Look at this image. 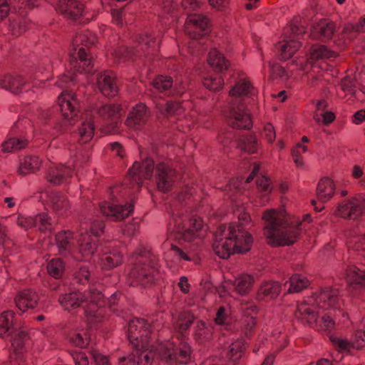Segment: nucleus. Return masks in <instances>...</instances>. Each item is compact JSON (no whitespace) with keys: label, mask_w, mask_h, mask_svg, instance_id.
<instances>
[{"label":"nucleus","mask_w":365,"mask_h":365,"mask_svg":"<svg viewBox=\"0 0 365 365\" xmlns=\"http://www.w3.org/2000/svg\"><path fill=\"white\" fill-rule=\"evenodd\" d=\"M16 329L10 335L12 339V346L17 349L21 350L23 347L24 342L27 339L28 335L26 331L21 329L20 326L16 323Z\"/></svg>","instance_id":"51"},{"label":"nucleus","mask_w":365,"mask_h":365,"mask_svg":"<svg viewBox=\"0 0 365 365\" xmlns=\"http://www.w3.org/2000/svg\"><path fill=\"white\" fill-rule=\"evenodd\" d=\"M346 279L349 286L359 288L365 286V271L355 266H349L346 270Z\"/></svg>","instance_id":"33"},{"label":"nucleus","mask_w":365,"mask_h":365,"mask_svg":"<svg viewBox=\"0 0 365 365\" xmlns=\"http://www.w3.org/2000/svg\"><path fill=\"white\" fill-rule=\"evenodd\" d=\"M149 113L145 104L136 105L129 113L125 124L130 128L140 129L148 121Z\"/></svg>","instance_id":"19"},{"label":"nucleus","mask_w":365,"mask_h":365,"mask_svg":"<svg viewBox=\"0 0 365 365\" xmlns=\"http://www.w3.org/2000/svg\"><path fill=\"white\" fill-rule=\"evenodd\" d=\"M181 5L187 16L190 14H194L193 12L200 8V3L197 0H182Z\"/></svg>","instance_id":"60"},{"label":"nucleus","mask_w":365,"mask_h":365,"mask_svg":"<svg viewBox=\"0 0 365 365\" xmlns=\"http://www.w3.org/2000/svg\"><path fill=\"white\" fill-rule=\"evenodd\" d=\"M16 316L14 311L9 310L0 314V337L10 336L16 329Z\"/></svg>","instance_id":"30"},{"label":"nucleus","mask_w":365,"mask_h":365,"mask_svg":"<svg viewBox=\"0 0 365 365\" xmlns=\"http://www.w3.org/2000/svg\"><path fill=\"white\" fill-rule=\"evenodd\" d=\"M73 170L70 167L63 165H53L49 168L46 174V179L48 182L53 185H58L67 178L72 176Z\"/></svg>","instance_id":"28"},{"label":"nucleus","mask_w":365,"mask_h":365,"mask_svg":"<svg viewBox=\"0 0 365 365\" xmlns=\"http://www.w3.org/2000/svg\"><path fill=\"white\" fill-rule=\"evenodd\" d=\"M48 197L49 207L56 215L63 217L68 214L71 205L65 195L57 192H51Z\"/></svg>","instance_id":"22"},{"label":"nucleus","mask_w":365,"mask_h":365,"mask_svg":"<svg viewBox=\"0 0 365 365\" xmlns=\"http://www.w3.org/2000/svg\"><path fill=\"white\" fill-rule=\"evenodd\" d=\"M353 203V200L340 204L336 211V215L349 220L358 218L357 212Z\"/></svg>","instance_id":"43"},{"label":"nucleus","mask_w":365,"mask_h":365,"mask_svg":"<svg viewBox=\"0 0 365 365\" xmlns=\"http://www.w3.org/2000/svg\"><path fill=\"white\" fill-rule=\"evenodd\" d=\"M335 31V24L324 19L313 25L311 30V36L313 38L324 41L331 38Z\"/></svg>","instance_id":"24"},{"label":"nucleus","mask_w":365,"mask_h":365,"mask_svg":"<svg viewBox=\"0 0 365 365\" xmlns=\"http://www.w3.org/2000/svg\"><path fill=\"white\" fill-rule=\"evenodd\" d=\"M280 285L276 282H269L263 284L258 291L259 299H270L277 297L280 292Z\"/></svg>","instance_id":"41"},{"label":"nucleus","mask_w":365,"mask_h":365,"mask_svg":"<svg viewBox=\"0 0 365 365\" xmlns=\"http://www.w3.org/2000/svg\"><path fill=\"white\" fill-rule=\"evenodd\" d=\"M254 93L255 88L245 79L239 80L230 90V95L232 99L225 115L228 124L233 128L250 129L252 127L250 115L242 99L252 96Z\"/></svg>","instance_id":"6"},{"label":"nucleus","mask_w":365,"mask_h":365,"mask_svg":"<svg viewBox=\"0 0 365 365\" xmlns=\"http://www.w3.org/2000/svg\"><path fill=\"white\" fill-rule=\"evenodd\" d=\"M334 190V184L330 178H322L317 187V195L318 200L322 202L329 201L333 197Z\"/></svg>","instance_id":"31"},{"label":"nucleus","mask_w":365,"mask_h":365,"mask_svg":"<svg viewBox=\"0 0 365 365\" xmlns=\"http://www.w3.org/2000/svg\"><path fill=\"white\" fill-rule=\"evenodd\" d=\"M330 340L333 346L339 351L341 352H348L353 348L351 341H349L347 339L337 336H331Z\"/></svg>","instance_id":"53"},{"label":"nucleus","mask_w":365,"mask_h":365,"mask_svg":"<svg viewBox=\"0 0 365 365\" xmlns=\"http://www.w3.org/2000/svg\"><path fill=\"white\" fill-rule=\"evenodd\" d=\"M81 222H86L88 225V229H90V232L92 234V236L97 237L101 232L103 231V228L105 227L104 223L102 221L95 220L91 223L88 222L86 220H81Z\"/></svg>","instance_id":"58"},{"label":"nucleus","mask_w":365,"mask_h":365,"mask_svg":"<svg viewBox=\"0 0 365 365\" xmlns=\"http://www.w3.org/2000/svg\"><path fill=\"white\" fill-rule=\"evenodd\" d=\"M26 140L11 138L2 143L1 150L4 153H10L21 150L27 145Z\"/></svg>","instance_id":"48"},{"label":"nucleus","mask_w":365,"mask_h":365,"mask_svg":"<svg viewBox=\"0 0 365 365\" xmlns=\"http://www.w3.org/2000/svg\"><path fill=\"white\" fill-rule=\"evenodd\" d=\"M309 284V282L305 277L296 274L292 275L284 286V288H287L288 293H295L307 288Z\"/></svg>","instance_id":"37"},{"label":"nucleus","mask_w":365,"mask_h":365,"mask_svg":"<svg viewBox=\"0 0 365 365\" xmlns=\"http://www.w3.org/2000/svg\"><path fill=\"white\" fill-rule=\"evenodd\" d=\"M224 84V81L220 76L205 77L203 85L208 89L217 91L220 90Z\"/></svg>","instance_id":"54"},{"label":"nucleus","mask_w":365,"mask_h":365,"mask_svg":"<svg viewBox=\"0 0 365 365\" xmlns=\"http://www.w3.org/2000/svg\"><path fill=\"white\" fill-rule=\"evenodd\" d=\"M101 213L112 220H122L128 217L133 210V205L128 206L115 205L114 202H105L100 205Z\"/></svg>","instance_id":"18"},{"label":"nucleus","mask_w":365,"mask_h":365,"mask_svg":"<svg viewBox=\"0 0 365 365\" xmlns=\"http://www.w3.org/2000/svg\"><path fill=\"white\" fill-rule=\"evenodd\" d=\"M186 32L192 38H198L209 31L210 20L202 14H190L186 20Z\"/></svg>","instance_id":"12"},{"label":"nucleus","mask_w":365,"mask_h":365,"mask_svg":"<svg viewBox=\"0 0 365 365\" xmlns=\"http://www.w3.org/2000/svg\"><path fill=\"white\" fill-rule=\"evenodd\" d=\"M76 76L73 74H63L61 76L58 81L56 83L57 86L61 88H69L74 84Z\"/></svg>","instance_id":"62"},{"label":"nucleus","mask_w":365,"mask_h":365,"mask_svg":"<svg viewBox=\"0 0 365 365\" xmlns=\"http://www.w3.org/2000/svg\"><path fill=\"white\" fill-rule=\"evenodd\" d=\"M284 43L279 46V55L283 60L290 58L294 53L301 47L302 44L297 40L285 36Z\"/></svg>","instance_id":"36"},{"label":"nucleus","mask_w":365,"mask_h":365,"mask_svg":"<svg viewBox=\"0 0 365 365\" xmlns=\"http://www.w3.org/2000/svg\"><path fill=\"white\" fill-rule=\"evenodd\" d=\"M151 331L150 324L144 319L135 318L130 320L128 326V339L133 346H144L148 343Z\"/></svg>","instance_id":"10"},{"label":"nucleus","mask_w":365,"mask_h":365,"mask_svg":"<svg viewBox=\"0 0 365 365\" xmlns=\"http://www.w3.org/2000/svg\"><path fill=\"white\" fill-rule=\"evenodd\" d=\"M95 37L89 31H84L76 35L72 41L73 50L69 55L71 68L79 73L84 72L93 74L95 72L91 56L86 49L89 45L95 43Z\"/></svg>","instance_id":"7"},{"label":"nucleus","mask_w":365,"mask_h":365,"mask_svg":"<svg viewBox=\"0 0 365 365\" xmlns=\"http://www.w3.org/2000/svg\"><path fill=\"white\" fill-rule=\"evenodd\" d=\"M263 137L268 143H272L276 138V133L273 125L271 123H267L263 130Z\"/></svg>","instance_id":"63"},{"label":"nucleus","mask_w":365,"mask_h":365,"mask_svg":"<svg viewBox=\"0 0 365 365\" xmlns=\"http://www.w3.org/2000/svg\"><path fill=\"white\" fill-rule=\"evenodd\" d=\"M237 146L247 153H255L258 149V142L253 135H245L238 140Z\"/></svg>","instance_id":"44"},{"label":"nucleus","mask_w":365,"mask_h":365,"mask_svg":"<svg viewBox=\"0 0 365 365\" xmlns=\"http://www.w3.org/2000/svg\"><path fill=\"white\" fill-rule=\"evenodd\" d=\"M340 86L344 91L354 93L356 86V79L351 76H346L340 83Z\"/></svg>","instance_id":"57"},{"label":"nucleus","mask_w":365,"mask_h":365,"mask_svg":"<svg viewBox=\"0 0 365 365\" xmlns=\"http://www.w3.org/2000/svg\"><path fill=\"white\" fill-rule=\"evenodd\" d=\"M95 121L90 113H86L84 120L76 133V138L80 144L90 142L94 135Z\"/></svg>","instance_id":"26"},{"label":"nucleus","mask_w":365,"mask_h":365,"mask_svg":"<svg viewBox=\"0 0 365 365\" xmlns=\"http://www.w3.org/2000/svg\"><path fill=\"white\" fill-rule=\"evenodd\" d=\"M59 302L68 311L83 306L91 324L100 322L103 317V294L96 288H91L84 293L75 292L66 294L59 297Z\"/></svg>","instance_id":"5"},{"label":"nucleus","mask_w":365,"mask_h":365,"mask_svg":"<svg viewBox=\"0 0 365 365\" xmlns=\"http://www.w3.org/2000/svg\"><path fill=\"white\" fill-rule=\"evenodd\" d=\"M123 110L118 104H101L96 106L91 111L93 118H100L103 121L102 130L105 133H114L120 124Z\"/></svg>","instance_id":"8"},{"label":"nucleus","mask_w":365,"mask_h":365,"mask_svg":"<svg viewBox=\"0 0 365 365\" xmlns=\"http://www.w3.org/2000/svg\"><path fill=\"white\" fill-rule=\"evenodd\" d=\"M352 200L358 217H359L365 211V195L357 194Z\"/></svg>","instance_id":"61"},{"label":"nucleus","mask_w":365,"mask_h":365,"mask_svg":"<svg viewBox=\"0 0 365 365\" xmlns=\"http://www.w3.org/2000/svg\"><path fill=\"white\" fill-rule=\"evenodd\" d=\"M264 235L272 246H284L294 244L299 237L301 222H289L284 212L275 210L264 213Z\"/></svg>","instance_id":"3"},{"label":"nucleus","mask_w":365,"mask_h":365,"mask_svg":"<svg viewBox=\"0 0 365 365\" xmlns=\"http://www.w3.org/2000/svg\"><path fill=\"white\" fill-rule=\"evenodd\" d=\"M69 341L75 346L85 348L89 343V337L83 330L74 331L70 334Z\"/></svg>","instance_id":"50"},{"label":"nucleus","mask_w":365,"mask_h":365,"mask_svg":"<svg viewBox=\"0 0 365 365\" xmlns=\"http://www.w3.org/2000/svg\"><path fill=\"white\" fill-rule=\"evenodd\" d=\"M337 53L329 50L324 45L313 46L310 50L309 58L307 59V63L313 65L314 61L324 59L335 58Z\"/></svg>","instance_id":"32"},{"label":"nucleus","mask_w":365,"mask_h":365,"mask_svg":"<svg viewBox=\"0 0 365 365\" xmlns=\"http://www.w3.org/2000/svg\"><path fill=\"white\" fill-rule=\"evenodd\" d=\"M256 183L260 191L270 192L272 190L270 180L264 176L258 177Z\"/></svg>","instance_id":"64"},{"label":"nucleus","mask_w":365,"mask_h":365,"mask_svg":"<svg viewBox=\"0 0 365 365\" xmlns=\"http://www.w3.org/2000/svg\"><path fill=\"white\" fill-rule=\"evenodd\" d=\"M221 225L215 233L212 245L215 254L220 258L227 259L233 253H245L251 249L252 238L247 232L240 227Z\"/></svg>","instance_id":"4"},{"label":"nucleus","mask_w":365,"mask_h":365,"mask_svg":"<svg viewBox=\"0 0 365 365\" xmlns=\"http://www.w3.org/2000/svg\"><path fill=\"white\" fill-rule=\"evenodd\" d=\"M195 319V317L189 312H184L179 314L175 324V329L178 332L184 335Z\"/></svg>","instance_id":"42"},{"label":"nucleus","mask_w":365,"mask_h":365,"mask_svg":"<svg viewBox=\"0 0 365 365\" xmlns=\"http://www.w3.org/2000/svg\"><path fill=\"white\" fill-rule=\"evenodd\" d=\"M26 81L23 76L18 74H5L0 76V88L9 91L14 94L21 92Z\"/></svg>","instance_id":"25"},{"label":"nucleus","mask_w":365,"mask_h":365,"mask_svg":"<svg viewBox=\"0 0 365 365\" xmlns=\"http://www.w3.org/2000/svg\"><path fill=\"white\" fill-rule=\"evenodd\" d=\"M207 63L216 72H222L228 68L227 61L215 48L210 51L207 57Z\"/></svg>","instance_id":"38"},{"label":"nucleus","mask_w":365,"mask_h":365,"mask_svg":"<svg viewBox=\"0 0 365 365\" xmlns=\"http://www.w3.org/2000/svg\"><path fill=\"white\" fill-rule=\"evenodd\" d=\"M154 88L160 92H168L169 95L178 96L183 93L184 87L173 86V78L170 76H158L153 81Z\"/></svg>","instance_id":"29"},{"label":"nucleus","mask_w":365,"mask_h":365,"mask_svg":"<svg viewBox=\"0 0 365 365\" xmlns=\"http://www.w3.org/2000/svg\"><path fill=\"white\" fill-rule=\"evenodd\" d=\"M56 242L60 255H72L74 250L73 233L70 230L61 231L56 235Z\"/></svg>","instance_id":"27"},{"label":"nucleus","mask_w":365,"mask_h":365,"mask_svg":"<svg viewBox=\"0 0 365 365\" xmlns=\"http://www.w3.org/2000/svg\"><path fill=\"white\" fill-rule=\"evenodd\" d=\"M157 264L150 259L148 256L139 255L129 272V279L132 285H147L154 280V272Z\"/></svg>","instance_id":"9"},{"label":"nucleus","mask_w":365,"mask_h":365,"mask_svg":"<svg viewBox=\"0 0 365 365\" xmlns=\"http://www.w3.org/2000/svg\"><path fill=\"white\" fill-rule=\"evenodd\" d=\"M41 164V161L38 157L35 155L26 156L20 161L18 172L21 175L34 173L39 170Z\"/></svg>","instance_id":"34"},{"label":"nucleus","mask_w":365,"mask_h":365,"mask_svg":"<svg viewBox=\"0 0 365 365\" xmlns=\"http://www.w3.org/2000/svg\"><path fill=\"white\" fill-rule=\"evenodd\" d=\"M317 309V305L310 297L307 301L298 304L295 317L304 324H313L317 322L319 314Z\"/></svg>","instance_id":"16"},{"label":"nucleus","mask_w":365,"mask_h":365,"mask_svg":"<svg viewBox=\"0 0 365 365\" xmlns=\"http://www.w3.org/2000/svg\"><path fill=\"white\" fill-rule=\"evenodd\" d=\"M56 9L64 18L75 21L82 16L84 6L77 0H59Z\"/></svg>","instance_id":"17"},{"label":"nucleus","mask_w":365,"mask_h":365,"mask_svg":"<svg viewBox=\"0 0 365 365\" xmlns=\"http://www.w3.org/2000/svg\"><path fill=\"white\" fill-rule=\"evenodd\" d=\"M339 292L336 289L326 288L319 294H315L311 298L316 303L319 309H328L331 307L336 308L339 303Z\"/></svg>","instance_id":"20"},{"label":"nucleus","mask_w":365,"mask_h":365,"mask_svg":"<svg viewBox=\"0 0 365 365\" xmlns=\"http://www.w3.org/2000/svg\"><path fill=\"white\" fill-rule=\"evenodd\" d=\"M154 161L146 158L142 162H135L129 170V178L140 187L144 179H150L154 170Z\"/></svg>","instance_id":"15"},{"label":"nucleus","mask_w":365,"mask_h":365,"mask_svg":"<svg viewBox=\"0 0 365 365\" xmlns=\"http://www.w3.org/2000/svg\"><path fill=\"white\" fill-rule=\"evenodd\" d=\"M90 273L86 267H81L75 273L74 279L76 283L85 284L89 279Z\"/></svg>","instance_id":"59"},{"label":"nucleus","mask_w":365,"mask_h":365,"mask_svg":"<svg viewBox=\"0 0 365 365\" xmlns=\"http://www.w3.org/2000/svg\"><path fill=\"white\" fill-rule=\"evenodd\" d=\"M101 261L104 268L110 269L118 266L123 261L122 256L117 252H110L104 256Z\"/></svg>","instance_id":"52"},{"label":"nucleus","mask_w":365,"mask_h":365,"mask_svg":"<svg viewBox=\"0 0 365 365\" xmlns=\"http://www.w3.org/2000/svg\"><path fill=\"white\" fill-rule=\"evenodd\" d=\"M58 106L65 121H69L77 115L79 101L76 96L68 91H63L58 99Z\"/></svg>","instance_id":"13"},{"label":"nucleus","mask_w":365,"mask_h":365,"mask_svg":"<svg viewBox=\"0 0 365 365\" xmlns=\"http://www.w3.org/2000/svg\"><path fill=\"white\" fill-rule=\"evenodd\" d=\"M156 106L164 116L180 115L182 112V106L180 103L175 101H168L165 105L157 104Z\"/></svg>","instance_id":"46"},{"label":"nucleus","mask_w":365,"mask_h":365,"mask_svg":"<svg viewBox=\"0 0 365 365\" xmlns=\"http://www.w3.org/2000/svg\"><path fill=\"white\" fill-rule=\"evenodd\" d=\"M351 341L354 349H361L365 346V331L361 329L356 331Z\"/></svg>","instance_id":"56"},{"label":"nucleus","mask_w":365,"mask_h":365,"mask_svg":"<svg viewBox=\"0 0 365 365\" xmlns=\"http://www.w3.org/2000/svg\"><path fill=\"white\" fill-rule=\"evenodd\" d=\"M96 85L106 96H114L118 92L115 77L113 71H106L97 75Z\"/></svg>","instance_id":"21"},{"label":"nucleus","mask_w":365,"mask_h":365,"mask_svg":"<svg viewBox=\"0 0 365 365\" xmlns=\"http://www.w3.org/2000/svg\"><path fill=\"white\" fill-rule=\"evenodd\" d=\"M172 229L174 238L177 240L191 242L184 250L175 247V254L187 261H191L196 255V250L205 235L204 225L202 220L197 216L190 217L188 215H182L181 212L175 210L173 213L172 220L169 224V230Z\"/></svg>","instance_id":"1"},{"label":"nucleus","mask_w":365,"mask_h":365,"mask_svg":"<svg viewBox=\"0 0 365 365\" xmlns=\"http://www.w3.org/2000/svg\"><path fill=\"white\" fill-rule=\"evenodd\" d=\"M319 331H331L335 327V320L332 319L330 313L324 314L321 319L316 324Z\"/></svg>","instance_id":"55"},{"label":"nucleus","mask_w":365,"mask_h":365,"mask_svg":"<svg viewBox=\"0 0 365 365\" xmlns=\"http://www.w3.org/2000/svg\"><path fill=\"white\" fill-rule=\"evenodd\" d=\"M176 179V171L169 165L160 163L156 165V183L159 190L170 191Z\"/></svg>","instance_id":"14"},{"label":"nucleus","mask_w":365,"mask_h":365,"mask_svg":"<svg viewBox=\"0 0 365 365\" xmlns=\"http://www.w3.org/2000/svg\"><path fill=\"white\" fill-rule=\"evenodd\" d=\"M245 350V343L242 340L238 339L234 341L229 347L227 357L233 363H236L242 357Z\"/></svg>","instance_id":"47"},{"label":"nucleus","mask_w":365,"mask_h":365,"mask_svg":"<svg viewBox=\"0 0 365 365\" xmlns=\"http://www.w3.org/2000/svg\"><path fill=\"white\" fill-rule=\"evenodd\" d=\"M64 269V263L60 258L51 259L47 265L48 273L55 279L61 277Z\"/></svg>","instance_id":"49"},{"label":"nucleus","mask_w":365,"mask_h":365,"mask_svg":"<svg viewBox=\"0 0 365 365\" xmlns=\"http://www.w3.org/2000/svg\"><path fill=\"white\" fill-rule=\"evenodd\" d=\"M254 278L249 274H242L237 277L232 283L235 290L241 295L246 294L251 289Z\"/></svg>","instance_id":"39"},{"label":"nucleus","mask_w":365,"mask_h":365,"mask_svg":"<svg viewBox=\"0 0 365 365\" xmlns=\"http://www.w3.org/2000/svg\"><path fill=\"white\" fill-rule=\"evenodd\" d=\"M133 354L135 358L136 365H153L158 356L166 365L187 364L191 360V348L189 344L182 343L178 349H175L170 342L160 343L155 346H134Z\"/></svg>","instance_id":"2"},{"label":"nucleus","mask_w":365,"mask_h":365,"mask_svg":"<svg viewBox=\"0 0 365 365\" xmlns=\"http://www.w3.org/2000/svg\"><path fill=\"white\" fill-rule=\"evenodd\" d=\"M284 43L279 46V55L283 60L290 58L294 53L301 47L302 44L297 40L285 36Z\"/></svg>","instance_id":"35"},{"label":"nucleus","mask_w":365,"mask_h":365,"mask_svg":"<svg viewBox=\"0 0 365 365\" xmlns=\"http://www.w3.org/2000/svg\"><path fill=\"white\" fill-rule=\"evenodd\" d=\"M38 301L37 293L30 289L20 291L16 298L15 303L17 308L24 312L29 309H34Z\"/></svg>","instance_id":"23"},{"label":"nucleus","mask_w":365,"mask_h":365,"mask_svg":"<svg viewBox=\"0 0 365 365\" xmlns=\"http://www.w3.org/2000/svg\"><path fill=\"white\" fill-rule=\"evenodd\" d=\"M194 337L199 344L210 341L212 339V327L207 326L203 322H197L195 327Z\"/></svg>","instance_id":"40"},{"label":"nucleus","mask_w":365,"mask_h":365,"mask_svg":"<svg viewBox=\"0 0 365 365\" xmlns=\"http://www.w3.org/2000/svg\"><path fill=\"white\" fill-rule=\"evenodd\" d=\"M33 228H36L38 230L43 232L51 231L53 229L51 222V217L45 213L39 214L33 217Z\"/></svg>","instance_id":"45"},{"label":"nucleus","mask_w":365,"mask_h":365,"mask_svg":"<svg viewBox=\"0 0 365 365\" xmlns=\"http://www.w3.org/2000/svg\"><path fill=\"white\" fill-rule=\"evenodd\" d=\"M78 232L79 233L78 240L79 253L83 257L89 258L98 252L97 238L88 232L86 222L80 223Z\"/></svg>","instance_id":"11"}]
</instances>
